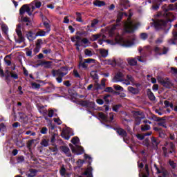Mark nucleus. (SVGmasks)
Instances as JSON below:
<instances>
[{
    "label": "nucleus",
    "mask_w": 177,
    "mask_h": 177,
    "mask_svg": "<svg viewBox=\"0 0 177 177\" xmlns=\"http://www.w3.org/2000/svg\"><path fill=\"white\" fill-rule=\"evenodd\" d=\"M162 9L165 12V19H160L158 22L155 23V27L156 28H164L166 32H168L171 30V27H172L171 24L175 20V16L171 12H169V10H174L175 6H174V4L165 5L162 6Z\"/></svg>",
    "instance_id": "nucleus-1"
},
{
    "label": "nucleus",
    "mask_w": 177,
    "mask_h": 177,
    "mask_svg": "<svg viewBox=\"0 0 177 177\" xmlns=\"http://www.w3.org/2000/svg\"><path fill=\"white\" fill-rule=\"evenodd\" d=\"M68 74V68L67 66H62L60 69L52 71L53 77H56V81L58 84H62L63 82V77Z\"/></svg>",
    "instance_id": "nucleus-2"
},
{
    "label": "nucleus",
    "mask_w": 177,
    "mask_h": 177,
    "mask_svg": "<svg viewBox=\"0 0 177 177\" xmlns=\"http://www.w3.org/2000/svg\"><path fill=\"white\" fill-rule=\"evenodd\" d=\"M158 82L162 85V86H164V88H167V89H171L174 86V83H172L168 77L165 79L160 77L158 79Z\"/></svg>",
    "instance_id": "nucleus-3"
},
{
    "label": "nucleus",
    "mask_w": 177,
    "mask_h": 177,
    "mask_svg": "<svg viewBox=\"0 0 177 177\" xmlns=\"http://www.w3.org/2000/svg\"><path fill=\"white\" fill-rule=\"evenodd\" d=\"M98 117L104 122H113L114 113H110L109 115H106L103 112H100L98 113Z\"/></svg>",
    "instance_id": "nucleus-4"
},
{
    "label": "nucleus",
    "mask_w": 177,
    "mask_h": 177,
    "mask_svg": "<svg viewBox=\"0 0 177 177\" xmlns=\"http://www.w3.org/2000/svg\"><path fill=\"white\" fill-rule=\"evenodd\" d=\"M21 26H23L22 24H19L17 26V28L15 30L17 35L19 38V39L15 40V42H17V44H21V42H24V41H26L24 36H23V32H21Z\"/></svg>",
    "instance_id": "nucleus-5"
},
{
    "label": "nucleus",
    "mask_w": 177,
    "mask_h": 177,
    "mask_svg": "<svg viewBox=\"0 0 177 177\" xmlns=\"http://www.w3.org/2000/svg\"><path fill=\"white\" fill-rule=\"evenodd\" d=\"M69 147L71 148L72 153L77 154V156H81V154H84L85 151L84 150V148L79 145H76V148H75V147H74L73 144H69Z\"/></svg>",
    "instance_id": "nucleus-6"
},
{
    "label": "nucleus",
    "mask_w": 177,
    "mask_h": 177,
    "mask_svg": "<svg viewBox=\"0 0 177 177\" xmlns=\"http://www.w3.org/2000/svg\"><path fill=\"white\" fill-rule=\"evenodd\" d=\"M123 17L124 12H119L117 15L116 24H113V26H112V30H117L118 27L121 26V21L122 20Z\"/></svg>",
    "instance_id": "nucleus-7"
},
{
    "label": "nucleus",
    "mask_w": 177,
    "mask_h": 177,
    "mask_svg": "<svg viewBox=\"0 0 177 177\" xmlns=\"http://www.w3.org/2000/svg\"><path fill=\"white\" fill-rule=\"evenodd\" d=\"M168 50L169 49L167 47L160 48L158 46H155L153 48V52L156 53V55H158L159 56H162V55H167L168 53Z\"/></svg>",
    "instance_id": "nucleus-8"
},
{
    "label": "nucleus",
    "mask_w": 177,
    "mask_h": 177,
    "mask_svg": "<svg viewBox=\"0 0 177 177\" xmlns=\"http://www.w3.org/2000/svg\"><path fill=\"white\" fill-rule=\"evenodd\" d=\"M28 15V16H31L32 15V12H31V8L27 4L23 5L19 9V15L20 16H23L25 13Z\"/></svg>",
    "instance_id": "nucleus-9"
},
{
    "label": "nucleus",
    "mask_w": 177,
    "mask_h": 177,
    "mask_svg": "<svg viewBox=\"0 0 177 177\" xmlns=\"http://www.w3.org/2000/svg\"><path fill=\"white\" fill-rule=\"evenodd\" d=\"M80 105L86 109H95V102L84 100H82Z\"/></svg>",
    "instance_id": "nucleus-10"
},
{
    "label": "nucleus",
    "mask_w": 177,
    "mask_h": 177,
    "mask_svg": "<svg viewBox=\"0 0 177 177\" xmlns=\"http://www.w3.org/2000/svg\"><path fill=\"white\" fill-rule=\"evenodd\" d=\"M21 22L22 24V27H28V28H30V27L32 26V23L31 22V20L28 17H21Z\"/></svg>",
    "instance_id": "nucleus-11"
},
{
    "label": "nucleus",
    "mask_w": 177,
    "mask_h": 177,
    "mask_svg": "<svg viewBox=\"0 0 177 177\" xmlns=\"http://www.w3.org/2000/svg\"><path fill=\"white\" fill-rule=\"evenodd\" d=\"M113 129L115 131L116 133H118L120 138H127V136H128L127 131L121 127H113Z\"/></svg>",
    "instance_id": "nucleus-12"
},
{
    "label": "nucleus",
    "mask_w": 177,
    "mask_h": 177,
    "mask_svg": "<svg viewBox=\"0 0 177 177\" xmlns=\"http://www.w3.org/2000/svg\"><path fill=\"white\" fill-rule=\"evenodd\" d=\"M149 3L151 2L153 3L152 6V9L153 10H158L160 9V5H161L162 0H148Z\"/></svg>",
    "instance_id": "nucleus-13"
},
{
    "label": "nucleus",
    "mask_w": 177,
    "mask_h": 177,
    "mask_svg": "<svg viewBox=\"0 0 177 177\" xmlns=\"http://www.w3.org/2000/svg\"><path fill=\"white\" fill-rule=\"evenodd\" d=\"M42 44H44L42 39H39L37 40L35 48L33 49V53L35 55H37V53H39L41 48V45H42Z\"/></svg>",
    "instance_id": "nucleus-14"
},
{
    "label": "nucleus",
    "mask_w": 177,
    "mask_h": 177,
    "mask_svg": "<svg viewBox=\"0 0 177 177\" xmlns=\"http://www.w3.org/2000/svg\"><path fill=\"white\" fill-rule=\"evenodd\" d=\"M59 149L62 151L63 153L66 156V157H72L71 151H70V148L66 145H62L59 147Z\"/></svg>",
    "instance_id": "nucleus-15"
},
{
    "label": "nucleus",
    "mask_w": 177,
    "mask_h": 177,
    "mask_svg": "<svg viewBox=\"0 0 177 177\" xmlns=\"http://www.w3.org/2000/svg\"><path fill=\"white\" fill-rule=\"evenodd\" d=\"M124 74L121 72H118L113 77V82H122L124 80Z\"/></svg>",
    "instance_id": "nucleus-16"
},
{
    "label": "nucleus",
    "mask_w": 177,
    "mask_h": 177,
    "mask_svg": "<svg viewBox=\"0 0 177 177\" xmlns=\"http://www.w3.org/2000/svg\"><path fill=\"white\" fill-rule=\"evenodd\" d=\"M147 95L149 100H151V102H154V100H156V96L154 95V93L151 92V89H147Z\"/></svg>",
    "instance_id": "nucleus-17"
},
{
    "label": "nucleus",
    "mask_w": 177,
    "mask_h": 177,
    "mask_svg": "<svg viewBox=\"0 0 177 177\" xmlns=\"http://www.w3.org/2000/svg\"><path fill=\"white\" fill-rule=\"evenodd\" d=\"M5 81L7 84H10V77H12V72H10L9 70L6 69L5 71Z\"/></svg>",
    "instance_id": "nucleus-18"
},
{
    "label": "nucleus",
    "mask_w": 177,
    "mask_h": 177,
    "mask_svg": "<svg viewBox=\"0 0 177 177\" xmlns=\"http://www.w3.org/2000/svg\"><path fill=\"white\" fill-rule=\"evenodd\" d=\"M93 169H92V167H88L84 173H82V175L87 177H93L92 175V171Z\"/></svg>",
    "instance_id": "nucleus-19"
},
{
    "label": "nucleus",
    "mask_w": 177,
    "mask_h": 177,
    "mask_svg": "<svg viewBox=\"0 0 177 177\" xmlns=\"http://www.w3.org/2000/svg\"><path fill=\"white\" fill-rule=\"evenodd\" d=\"M94 6H97V8H102V6H106V2L100 0H95L93 2Z\"/></svg>",
    "instance_id": "nucleus-20"
},
{
    "label": "nucleus",
    "mask_w": 177,
    "mask_h": 177,
    "mask_svg": "<svg viewBox=\"0 0 177 177\" xmlns=\"http://www.w3.org/2000/svg\"><path fill=\"white\" fill-rule=\"evenodd\" d=\"M78 67L79 68H82V70H88V64L85 63L84 61H80Z\"/></svg>",
    "instance_id": "nucleus-21"
},
{
    "label": "nucleus",
    "mask_w": 177,
    "mask_h": 177,
    "mask_svg": "<svg viewBox=\"0 0 177 177\" xmlns=\"http://www.w3.org/2000/svg\"><path fill=\"white\" fill-rule=\"evenodd\" d=\"M128 91L131 93H133V95H138L139 93V88H134L133 86H129L128 87Z\"/></svg>",
    "instance_id": "nucleus-22"
},
{
    "label": "nucleus",
    "mask_w": 177,
    "mask_h": 177,
    "mask_svg": "<svg viewBox=\"0 0 177 177\" xmlns=\"http://www.w3.org/2000/svg\"><path fill=\"white\" fill-rule=\"evenodd\" d=\"M99 50L101 57H107L109 56V50L104 48H100Z\"/></svg>",
    "instance_id": "nucleus-23"
},
{
    "label": "nucleus",
    "mask_w": 177,
    "mask_h": 177,
    "mask_svg": "<svg viewBox=\"0 0 177 177\" xmlns=\"http://www.w3.org/2000/svg\"><path fill=\"white\" fill-rule=\"evenodd\" d=\"M124 31H125V32H127V34H132V32H133V31H134V29L132 26L127 25V26H126V27L124 28Z\"/></svg>",
    "instance_id": "nucleus-24"
},
{
    "label": "nucleus",
    "mask_w": 177,
    "mask_h": 177,
    "mask_svg": "<svg viewBox=\"0 0 177 177\" xmlns=\"http://www.w3.org/2000/svg\"><path fill=\"white\" fill-rule=\"evenodd\" d=\"M127 62L129 66H136L138 64V61L134 58H128Z\"/></svg>",
    "instance_id": "nucleus-25"
},
{
    "label": "nucleus",
    "mask_w": 177,
    "mask_h": 177,
    "mask_svg": "<svg viewBox=\"0 0 177 177\" xmlns=\"http://www.w3.org/2000/svg\"><path fill=\"white\" fill-rule=\"evenodd\" d=\"M151 140L153 146H156V147H158V145H160L159 140H157V138H156L155 137H151Z\"/></svg>",
    "instance_id": "nucleus-26"
},
{
    "label": "nucleus",
    "mask_w": 177,
    "mask_h": 177,
    "mask_svg": "<svg viewBox=\"0 0 177 177\" xmlns=\"http://www.w3.org/2000/svg\"><path fill=\"white\" fill-rule=\"evenodd\" d=\"M169 147L170 149V151H169V154H172V153H175L176 147L174 142H169Z\"/></svg>",
    "instance_id": "nucleus-27"
},
{
    "label": "nucleus",
    "mask_w": 177,
    "mask_h": 177,
    "mask_svg": "<svg viewBox=\"0 0 177 177\" xmlns=\"http://www.w3.org/2000/svg\"><path fill=\"white\" fill-rule=\"evenodd\" d=\"M46 35V31L39 29V31L36 32L35 37H45Z\"/></svg>",
    "instance_id": "nucleus-28"
},
{
    "label": "nucleus",
    "mask_w": 177,
    "mask_h": 177,
    "mask_svg": "<svg viewBox=\"0 0 177 177\" xmlns=\"http://www.w3.org/2000/svg\"><path fill=\"white\" fill-rule=\"evenodd\" d=\"M37 108L39 112L41 113V114H47L48 110L45 109V106L44 105L38 106Z\"/></svg>",
    "instance_id": "nucleus-29"
},
{
    "label": "nucleus",
    "mask_w": 177,
    "mask_h": 177,
    "mask_svg": "<svg viewBox=\"0 0 177 177\" xmlns=\"http://www.w3.org/2000/svg\"><path fill=\"white\" fill-rule=\"evenodd\" d=\"M173 37H174V39H171L170 42L173 45H176V43L175 42V41H176L177 39V31L173 30Z\"/></svg>",
    "instance_id": "nucleus-30"
},
{
    "label": "nucleus",
    "mask_w": 177,
    "mask_h": 177,
    "mask_svg": "<svg viewBox=\"0 0 177 177\" xmlns=\"http://www.w3.org/2000/svg\"><path fill=\"white\" fill-rule=\"evenodd\" d=\"M32 5H35V7L37 9H39V8H41V6H42V3L38 0H35L32 2Z\"/></svg>",
    "instance_id": "nucleus-31"
},
{
    "label": "nucleus",
    "mask_w": 177,
    "mask_h": 177,
    "mask_svg": "<svg viewBox=\"0 0 177 177\" xmlns=\"http://www.w3.org/2000/svg\"><path fill=\"white\" fill-rule=\"evenodd\" d=\"M109 97H111V95L107 94L105 95L103 97L104 102H105L106 104H110V102H111V100L109 99Z\"/></svg>",
    "instance_id": "nucleus-32"
},
{
    "label": "nucleus",
    "mask_w": 177,
    "mask_h": 177,
    "mask_svg": "<svg viewBox=\"0 0 177 177\" xmlns=\"http://www.w3.org/2000/svg\"><path fill=\"white\" fill-rule=\"evenodd\" d=\"M41 146L43 147H48L49 146V140H46L44 138L41 142H40Z\"/></svg>",
    "instance_id": "nucleus-33"
},
{
    "label": "nucleus",
    "mask_w": 177,
    "mask_h": 177,
    "mask_svg": "<svg viewBox=\"0 0 177 177\" xmlns=\"http://www.w3.org/2000/svg\"><path fill=\"white\" fill-rule=\"evenodd\" d=\"M76 21H78L79 23L84 22V21H82V15L81 14V12H76Z\"/></svg>",
    "instance_id": "nucleus-34"
},
{
    "label": "nucleus",
    "mask_w": 177,
    "mask_h": 177,
    "mask_svg": "<svg viewBox=\"0 0 177 177\" xmlns=\"http://www.w3.org/2000/svg\"><path fill=\"white\" fill-rule=\"evenodd\" d=\"M76 41H75V46H82L81 44V42L82 41V39L80 36H75Z\"/></svg>",
    "instance_id": "nucleus-35"
},
{
    "label": "nucleus",
    "mask_w": 177,
    "mask_h": 177,
    "mask_svg": "<svg viewBox=\"0 0 177 177\" xmlns=\"http://www.w3.org/2000/svg\"><path fill=\"white\" fill-rule=\"evenodd\" d=\"M9 30V28L6 26V24H2L1 25V31L3 32L6 35H8V32Z\"/></svg>",
    "instance_id": "nucleus-36"
},
{
    "label": "nucleus",
    "mask_w": 177,
    "mask_h": 177,
    "mask_svg": "<svg viewBox=\"0 0 177 177\" xmlns=\"http://www.w3.org/2000/svg\"><path fill=\"white\" fill-rule=\"evenodd\" d=\"M90 75L93 80H99V75L95 71H91Z\"/></svg>",
    "instance_id": "nucleus-37"
},
{
    "label": "nucleus",
    "mask_w": 177,
    "mask_h": 177,
    "mask_svg": "<svg viewBox=\"0 0 177 177\" xmlns=\"http://www.w3.org/2000/svg\"><path fill=\"white\" fill-rule=\"evenodd\" d=\"M151 127L149 124L141 125L142 132H146V131H150Z\"/></svg>",
    "instance_id": "nucleus-38"
},
{
    "label": "nucleus",
    "mask_w": 177,
    "mask_h": 177,
    "mask_svg": "<svg viewBox=\"0 0 177 177\" xmlns=\"http://www.w3.org/2000/svg\"><path fill=\"white\" fill-rule=\"evenodd\" d=\"M61 136H62V138L65 139V140H70V135L67 134V133H66V131H63L61 133Z\"/></svg>",
    "instance_id": "nucleus-39"
},
{
    "label": "nucleus",
    "mask_w": 177,
    "mask_h": 177,
    "mask_svg": "<svg viewBox=\"0 0 177 177\" xmlns=\"http://www.w3.org/2000/svg\"><path fill=\"white\" fill-rule=\"evenodd\" d=\"M43 25L44 26L45 28L47 30L46 32H49V31H50V24H49V22L44 21H43Z\"/></svg>",
    "instance_id": "nucleus-40"
},
{
    "label": "nucleus",
    "mask_w": 177,
    "mask_h": 177,
    "mask_svg": "<svg viewBox=\"0 0 177 177\" xmlns=\"http://www.w3.org/2000/svg\"><path fill=\"white\" fill-rule=\"evenodd\" d=\"M99 38H100V35L95 34L91 36V37L90 38V40L92 41L93 42H95V41H97V39H99Z\"/></svg>",
    "instance_id": "nucleus-41"
},
{
    "label": "nucleus",
    "mask_w": 177,
    "mask_h": 177,
    "mask_svg": "<svg viewBox=\"0 0 177 177\" xmlns=\"http://www.w3.org/2000/svg\"><path fill=\"white\" fill-rule=\"evenodd\" d=\"M120 107H122V104H115L113 106L112 110L113 111H115V113H118V110L120 109Z\"/></svg>",
    "instance_id": "nucleus-42"
},
{
    "label": "nucleus",
    "mask_w": 177,
    "mask_h": 177,
    "mask_svg": "<svg viewBox=\"0 0 177 177\" xmlns=\"http://www.w3.org/2000/svg\"><path fill=\"white\" fill-rule=\"evenodd\" d=\"M134 44L135 43L133 42V41L127 40L126 41H124V46L129 48V46H132L133 45H134Z\"/></svg>",
    "instance_id": "nucleus-43"
},
{
    "label": "nucleus",
    "mask_w": 177,
    "mask_h": 177,
    "mask_svg": "<svg viewBox=\"0 0 177 177\" xmlns=\"http://www.w3.org/2000/svg\"><path fill=\"white\" fill-rule=\"evenodd\" d=\"M34 33L30 31L27 33L26 37L29 41H31L32 39H35V37H34Z\"/></svg>",
    "instance_id": "nucleus-44"
},
{
    "label": "nucleus",
    "mask_w": 177,
    "mask_h": 177,
    "mask_svg": "<svg viewBox=\"0 0 177 177\" xmlns=\"http://www.w3.org/2000/svg\"><path fill=\"white\" fill-rule=\"evenodd\" d=\"M31 86L32 89H39V88H41V84L37 82H32Z\"/></svg>",
    "instance_id": "nucleus-45"
},
{
    "label": "nucleus",
    "mask_w": 177,
    "mask_h": 177,
    "mask_svg": "<svg viewBox=\"0 0 177 177\" xmlns=\"http://www.w3.org/2000/svg\"><path fill=\"white\" fill-rule=\"evenodd\" d=\"M43 63H44L43 66H44L46 68H50V67H52V62L43 61Z\"/></svg>",
    "instance_id": "nucleus-46"
},
{
    "label": "nucleus",
    "mask_w": 177,
    "mask_h": 177,
    "mask_svg": "<svg viewBox=\"0 0 177 177\" xmlns=\"http://www.w3.org/2000/svg\"><path fill=\"white\" fill-rule=\"evenodd\" d=\"M145 50L147 53H149V55H151V52H153V48L150 46H147L145 48Z\"/></svg>",
    "instance_id": "nucleus-47"
},
{
    "label": "nucleus",
    "mask_w": 177,
    "mask_h": 177,
    "mask_svg": "<svg viewBox=\"0 0 177 177\" xmlns=\"http://www.w3.org/2000/svg\"><path fill=\"white\" fill-rule=\"evenodd\" d=\"M113 88L115 91H121V92H124V88L120 85L114 84Z\"/></svg>",
    "instance_id": "nucleus-48"
},
{
    "label": "nucleus",
    "mask_w": 177,
    "mask_h": 177,
    "mask_svg": "<svg viewBox=\"0 0 177 177\" xmlns=\"http://www.w3.org/2000/svg\"><path fill=\"white\" fill-rule=\"evenodd\" d=\"M140 122H142V118L137 116L136 117V120H135V125L138 126L140 125Z\"/></svg>",
    "instance_id": "nucleus-49"
},
{
    "label": "nucleus",
    "mask_w": 177,
    "mask_h": 177,
    "mask_svg": "<svg viewBox=\"0 0 177 177\" xmlns=\"http://www.w3.org/2000/svg\"><path fill=\"white\" fill-rule=\"evenodd\" d=\"M25 50L26 51V56L29 57H32V50H30L28 48H25Z\"/></svg>",
    "instance_id": "nucleus-50"
},
{
    "label": "nucleus",
    "mask_w": 177,
    "mask_h": 177,
    "mask_svg": "<svg viewBox=\"0 0 177 177\" xmlns=\"http://www.w3.org/2000/svg\"><path fill=\"white\" fill-rule=\"evenodd\" d=\"M78 142H80V138L78 137H74L71 140V143L75 145H78Z\"/></svg>",
    "instance_id": "nucleus-51"
},
{
    "label": "nucleus",
    "mask_w": 177,
    "mask_h": 177,
    "mask_svg": "<svg viewBox=\"0 0 177 177\" xmlns=\"http://www.w3.org/2000/svg\"><path fill=\"white\" fill-rule=\"evenodd\" d=\"M140 38L143 41H146V39H147V38H149V35H147V33H146V32H142L140 34Z\"/></svg>",
    "instance_id": "nucleus-52"
},
{
    "label": "nucleus",
    "mask_w": 177,
    "mask_h": 177,
    "mask_svg": "<svg viewBox=\"0 0 177 177\" xmlns=\"http://www.w3.org/2000/svg\"><path fill=\"white\" fill-rule=\"evenodd\" d=\"M59 174L61 176H66V168L64 166H62L59 170Z\"/></svg>",
    "instance_id": "nucleus-53"
},
{
    "label": "nucleus",
    "mask_w": 177,
    "mask_h": 177,
    "mask_svg": "<svg viewBox=\"0 0 177 177\" xmlns=\"http://www.w3.org/2000/svg\"><path fill=\"white\" fill-rule=\"evenodd\" d=\"M158 127H162L163 128H165L167 129V122L165 121L162 122H158Z\"/></svg>",
    "instance_id": "nucleus-54"
},
{
    "label": "nucleus",
    "mask_w": 177,
    "mask_h": 177,
    "mask_svg": "<svg viewBox=\"0 0 177 177\" xmlns=\"http://www.w3.org/2000/svg\"><path fill=\"white\" fill-rule=\"evenodd\" d=\"M68 92L71 96H75V95H77V92H75V90H74V88H69L68 90Z\"/></svg>",
    "instance_id": "nucleus-55"
},
{
    "label": "nucleus",
    "mask_w": 177,
    "mask_h": 177,
    "mask_svg": "<svg viewBox=\"0 0 177 177\" xmlns=\"http://www.w3.org/2000/svg\"><path fill=\"white\" fill-rule=\"evenodd\" d=\"M104 92H108L109 93H114V90L112 87H106Z\"/></svg>",
    "instance_id": "nucleus-56"
},
{
    "label": "nucleus",
    "mask_w": 177,
    "mask_h": 177,
    "mask_svg": "<svg viewBox=\"0 0 177 177\" xmlns=\"http://www.w3.org/2000/svg\"><path fill=\"white\" fill-rule=\"evenodd\" d=\"M84 55H86V56H88V57H91L92 56V51L90 50L89 49H86L84 50Z\"/></svg>",
    "instance_id": "nucleus-57"
},
{
    "label": "nucleus",
    "mask_w": 177,
    "mask_h": 177,
    "mask_svg": "<svg viewBox=\"0 0 177 177\" xmlns=\"http://www.w3.org/2000/svg\"><path fill=\"white\" fill-rule=\"evenodd\" d=\"M169 165L171 167L172 169H175V168H176V163L173 160H169Z\"/></svg>",
    "instance_id": "nucleus-58"
},
{
    "label": "nucleus",
    "mask_w": 177,
    "mask_h": 177,
    "mask_svg": "<svg viewBox=\"0 0 177 177\" xmlns=\"http://www.w3.org/2000/svg\"><path fill=\"white\" fill-rule=\"evenodd\" d=\"M40 132L42 135H46L48 133V128L46 127H42Z\"/></svg>",
    "instance_id": "nucleus-59"
},
{
    "label": "nucleus",
    "mask_w": 177,
    "mask_h": 177,
    "mask_svg": "<svg viewBox=\"0 0 177 177\" xmlns=\"http://www.w3.org/2000/svg\"><path fill=\"white\" fill-rule=\"evenodd\" d=\"M7 57H10V55H6L4 58V62L6 63L7 66H10L12 64V62L6 59Z\"/></svg>",
    "instance_id": "nucleus-60"
},
{
    "label": "nucleus",
    "mask_w": 177,
    "mask_h": 177,
    "mask_svg": "<svg viewBox=\"0 0 177 177\" xmlns=\"http://www.w3.org/2000/svg\"><path fill=\"white\" fill-rule=\"evenodd\" d=\"M0 127L3 132H6V131H8V129H6V125H5L4 123H1Z\"/></svg>",
    "instance_id": "nucleus-61"
},
{
    "label": "nucleus",
    "mask_w": 177,
    "mask_h": 177,
    "mask_svg": "<svg viewBox=\"0 0 177 177\" xmlns=\"http://www.w3.org/2000/svg\"><path fill=\"white\" fill-rule=\"evenodd\" d=\"M24 161V156H20L17 158V162L18 164H20L21 162H23Z\"/></svg>",
    "instance_id": "nucleus-62"
},
{
    "label": "nucleus",
    "mask_w": 177,
    "mask_h": 177,
    "mask_svg": "<svg viewBox=\"0 0 177 177\" xmlns=\"http://www.w3.org/2000/svg\"><path fill=\"white\" fill-rule=\"evenodd\" d=\"M127 78L128 80L130 81V82L134 83L135 82V79L133 78V77H132V75H127Z\"/></svg>",
    "instance_id": "nucleus-63"
},
{
    "label": "nucleus",
    "mask_w": 177,
    "mask_h": 177,
    "mask_svg": "<svg viewBox=\"0 0 177 177\" xmlns=\"http://www.w3.org/2000/svg\"><path fill=\"white\" fill-rule=\"evenodd\" d=\"M97 23H99V20L96 19H93L91 22V27L93 28H95V26H96V24H97Z\"/></svg>",
    "instance_id": "nucleus-64"
}]
</instances>
